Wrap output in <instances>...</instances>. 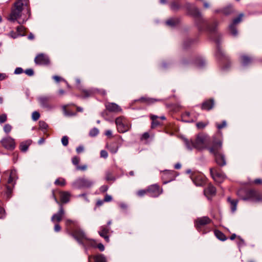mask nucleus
Here are the masks:
<instances>
[{
	"instance_id": "44",
	"label": "nucleus",
	"mask_w": 262,
	"mask_h": 262,
	"mask_svg": "<svg viewBox=\"0 0 262 262\" xmlns=\"http://www.w3.org/2000/svg\"><path fill=\"white\" fill-rule=\"evenodd\" d=\"M76 108L75 107L73 106L70 109L69 108H64V111L67 115H74L75 114L73 112V110Z\"/></svg>"
},
{
	"instance_id": "49",
	"label": "nucleus",
	"mask_w": 262,
	"mask_h": 262,
	"mask_svg": "<svg viewBox=\"0 0 262 262\" xmlns=\"http://www.w3.org/2000/svg\"><path fill=\"white\" fill-rule=\"evenodd\" d=\"M32 117L33 120L37 121L40 117V114L38 112H34L32 113Z\"/></svg>"
},
{
	"instance_id": "30",
	"label": "nucleus",
	"mask_w": 262,
	"mask_h": 262,
	"mask_svg": "<svg viewBox=\"0 0 262 262\" xmlns=\"http://www.w3.org/2000/svg\"><path fill=\"white\" fill-rule=\"evenodd\" d=\"M181 8V5L177 2H172L170 4V8L172 11H177Z\"/></svg>"
},
{
	"instance_id": "11",
	"label": "nucleus",
	"mask_w": 262,
	"mask_h": 262,
	"mask_svg": "<svg viewBox=\"0 0 262 262\" xmlns=\"http://www.w3.org/2000/svg\"><path fill=\"white\" fill-rule=\"evenodd\" d=\"M34 62L38 65L48 66L50 64V59L46 54L40 53L35 57Z\"/></svg>"
},
{
	"instance_id": "13",
	"label": "nucleus",
	"mask_w": 262,
	"mask_h": 262,
	"mask_svg": "<svg viewBox=\"0 0 262 262\" xmlns=\"http://www.w3.org/2000/svg\"><path fill=\"white\" fill-rule=\"evenodd\" d=\"M211 221L208 216L199 217L195 221V227L197 230H199L203 226L211 223Z\"/></svg>"
},
{
	"instance_id": "48",
	"label": "nucleus",
	"mask_w": 262,
	"mask_h": 262,
	"mask_svg": "<svg viewBox=\"0 0 262 262\" xmlns=\"http://www.w3.org/2000/svg\"><path fill=\"white\" fill-rule=\"evenodd\" d=\"M147 193H148V192L147 191V189H146L139 190L137 192V195L138 196H144V195H145L146 194H147Z\"/></svg>"
},
{
	"instance_id": "27",
	"label": "nucleus",
	"mask_w": 262,
	"mask_h": 262,
	"mask_svg": "<svg viewBox=\"0 0 262 262\" xmlns=\"http://www.w3.org/2000/svg\"><path fill=\"white\" fill-rule=\"evenodd\" d=\"M241 62L243 66H248L252 61V59L250 56L244 55L241 57Z\"/></svg>"
},
{
	"instance_id": "29",
	"label": "nucleus",
	"mask_w": 262,
	"mask_h": 262,
	"mask_svg": "<svg viewBox=\"0 0 262 262\" xmlns=\"http://www.w3.org/2000/svg\"><path fill=\"white\" fill-rule=\"evenodd\" d=\"M214 234H215V235L216 236V237L219 239H220L222 241H224L227 239V237L225 236V235L223 232H222L221 231H220L218 230H215L214 231Z\"/></svg>"
},
{
	"instance_id": "55",
	"label": "nucleus",
	"mask_w": 262,
	"mask_h": 262,
	"mask_svg": "<svg viewBox=\"0 0 262 262\" xmlns=\"http://www.w3.org/2000/svg\"><path fill=\"white\" fill-rule=\"evenodd\" d=\"M25 73L28 76H31L34 75V71L32 69H28L25 71Z\"/></svg>"
},
{
	"instance_id": "26",
	"label": "nucleus",
	"mask_w": 262,
	"mask_h": 262,
	"mask_svg": "<svg viewBox=\"0 0 262 262\" xmlns=\"http://www.w3.org/2000/svg\"><path fill=\"white\" fill-rule=\"evenodd\" d=\"M227 201L230 205V208L232 212H234L236 210L238 200L236 199H232L231 197L229 196L227 198Z\"/></svg>"
},
{
	"instance_id": "64",
	"label": "nucleus",
	"mask_w": 262,
	"mask_h": 262,
	"mask_svg": "<svg viewBox=\"0 0 262 262\" xmlns=\"http://www.w3.org/2000/svg\"><path fill=\"white\" fill-rule=\"evenodd\" d=\"M10 36L12 38H16L17 36H18V34L17 33L15 32L14 31H12L10 33Z\"/></svg>"
},
{
	"instance_id": "34",
	"label": "nucleus",
	"mask_w": 262,
	"mask_h": 262,
	"mask_svg": "<svg viewBox=\"0 0 262 262\" xmlns=\"http://www.w3.org/2000/svg\"><path fill=\"white\" fill-rule=\"evenodd\" d=\"M229 29L231 34L233 36H236L237 34V30L236 26L234 24H231L229 27Z\"/></svg>"
},
{
	"instance_id": "20",
	"label": "nucleus",
	"mask_w": 262,
	"mask_h": 262,
	"mask_svg": "<svg viewBox=\"0 0 262 262\" xmlns=\"http://www.w3.org/2000/svg\"><path fill=\"white\" fill-rule=\"evenodd\" d=\"M214 156L215 162L219 166L222 167L226 165V162L225 157L224 155L220 152L219 154H216V155H214Z\"/></svg>"
},
{
	"instance_id": "59",
	"label": "nucleus",
	"mask_w": 262,
	"mask_h": 262,
	"mask_svg": "<svg viewBox=\"0 0 262 262\" xmlns=\"http://www.w3.org/2000/svg\"><path fill=\"white\" fill-rule=\"evenodd\" d=\"M149 138V134L148 133L146 132V133H144L142 135L141 139V140H147Z\"/></svg>"
},
{
	"instance_id": "43",
	"label": "nucleus",
	"mask_w": 262,
	"mask_h": 262,
	"mask_svg": "<svg viewBox=\"0 0 262 262\" xmlns=\"http://www.w3.org/2000/svg\"><path fill=\"white\" fill-rule=\"evenodd\" d=\"M29 144H27V143H21L20 144V149L21 151L25 152L26 151L29 147Z\"/></svg>"
},
{
	"instance_id": "23",
	"label": "nucleus",
	"mask_w": 262,
	"mask_h": 262,
	"mask_svg": "<svg viewBox=\"0 0 262 262\" xmlns=\"http://www.w3.org/2000/svg\"><path fill=\"white\" fill-rule=\"evenodd\" d=\"M216 188L215 187L211 184H209L207 188H206L204 190V193L205 195L207 196L214 195L216 194Z\"/></svg>"
},
{
	"instance_id": "47",
	"label": "nucleus",
	"mask_w": 262,
	"mask_h": 262,
	"mask_svg": "<svg viewBox=\"0 0 262 262\" xmlns=\"http://www.w3.org/2000/svg\"><path fill=\"white\" fill-rule=\"evenodd\" d=\"M207 124H208L207 123L199 122L196 123V126L198 127V128H199V129H203L204 128H205Z\"/></svg>"
},
{
	"instance_id": "37",
	"label": "nucleus",
	"mask_w": 262,
	"mask_h": 262,
	"mask_svg": "<svg viewBox=\"0 0 262 262\" xmlns=\"http://www.w3.org/2000/svg\"><path fill=\"white\" fill-rule=\"evenodd\" d=\"M93 185V182L89 180L83 179V188H90Z\"/></svg>"
},
{
	"instance_id": "51",
	"label": "nucleus",
	"mask_w": 262,
	"mask_h": 262,
	"mask_svg": "<svg viewBox=\"0 0 262 262\" xmlns=\"http://www.w3.org/2000/svg\"><path fill=\"white\" fill-rule=\"evenodd\" d=\"M98 133H99L98 129L96 128H94L91 130V131L90 132V135L92 137H94V136H96V135H97Z\"/></svg>"
},
{
	"instance_id": "24",
	"label": "nucleus",
	"mask_w": 262,
	"mask_h": 262,
	"mask_svg": "<svg viewBox=\"0 0 262 262\" xmlns=\"http://www.w3.org/2000/svg\"><path fill=\"white\" fill-rule=\"evenodd\" d=\"M17 179V176L16 171L14 169L11 170L8 181V184L14 186L15 184V181Z\"/></svg>"
},
{
	"instance_id": "14",
	"label": "nucleus",
	"mask_w": 262,
	"mask_h": 262,
	"mask_svg": "<svg viewBox=\"0 0 262 262\" xmlns=\"http://www.w3.org/2000/svg\"><path fill=\"white\" fill-rule=\"evenodd\" d=\"M1 143L4 147L9 150H13L15 146L14 140L11 137L3 139Z\"/></svg>"
},
{
	"instance_id": "3",
	"label": "nucleus",
	"mask_w": 262,
	"mask_h": 262,
	"mask_svg": "<svg viewBox=\"0 0 262 262\" xmlns=\"http://www.w3.org/2000/svg\"><path fill=\"white\" fill-rule=\"evenodd\" d=\"M207 137L203 134H199L194 141L186 140L185 141L187 147L190 149L194 148L198 150H202L206 147Z\"/></svg>"
},
{
	"instance_id": "36",
	"label": "nucleus",
	"mask_w": 262,
	"mask_h": 262,
	"mask_svg": "<svg viewBox=\"0 0 262 262\" xmlns=\"http://www.w3.org/2000/svg\"><path fill=\"white\" fill-rule=\"evenodd\" d=\"M94 94V92L90 90H83V98H88L92 96Z\"/></svg>"
},
{
	"instance_id": "32",
	"label": "nucleus",
	"mask_w": 262,
	"mask_h": 262,
	"mask_svg": "<svg viewBox=\"0 0 262 262\" xmlns=\"http://www.w3.org/2000/svg\"><path fill=\"white\" fill-rule=\"evenodd\" d=\"M40 102L42 106L45 107H49V100L47 98H41L40 99Z\"/></svg>"
},
{
	"instance_id": "52",
	"label": "nucleus",
	"mask_w": 262,
	"mask_h": 262,
	"mask_svg": "<svg viewBox=\"0 0 262 262\" xmlns=\"http://www.w3.org/2000/svg\"><path fill=\"white\" fill-rule=\"evenodd\" d=\"M61 142L64 146H67L69 143V138L67 136H63L61 139Z\"/></svg>"
},
{
	"instance_id": "18",
	"label": "nucleus",
	"mask_w": 262,
	"mask_h": 262,
	"mask_svg": "<svg viewBox=\"0 0 262 262\" xmlns=\"http://www.w3.org/2000/svg\"><path fill=\"white\" fill-rule=\"evenodd\" d=\"M64 214V210L63 206L60 207L58 212L54 214L52 217V221L53 222H60L63 219Z\"/></svg>"
},
{
	"instance_id": "5",
	"label": "nucleus",
	"mask_w": 262,
	"mask_h": 262,
	"mask_svg": "<svg viewBox=\"0 0 262 262\" xmlns=\"http://www.w3.org/2000/svg\"><path fill=\"white\" fill-rule=\"evenodd\" d=\"M26 2L24 4L19 1H16L11 8V13L9 16V19L11 21H14L21 16V13L23 10L24 5L28 6L29 3L28 0H25Z\"/></svg>"
},
{
	"instance_id": "28",
	"label": "nucleus",
	"mask_w": 262,
	"mask_h": 262,
	"mask_svg": "<svg viewBox=\"0 0 262 262\" xmlns=\"http://www.w3.org/2000/svg\"><path fill=\"white\" fill-rule=\"evenodd\" d=\"M180 19L178 18H172L166 20V24L170 27H174L179 24Z\"/></svg>"
},
{
	"instance_id": "46",
	"label": "nucleus",
	"mask_w": 262,
	"mask_h": 262,
	"mask_svg": "<svg viewBox=\"0 0 262 262\" xmlns=\"http://www.w3.org/2000/svg\"><path fill=\"white\" fill-rule=\"evenodd\" d=\"M87 244L90 247L96 248L97 243L95 240L91 239L87 241Z\"/></svg>"
},
{
	"instance_id": "4",
	"label": "nucleus",
	"mask_w": 262,
	"mask_h": 262,
	"mask_svg": "<svg viewBox=\"0 0 262 262\" xmlns=\"http://www.w3.org/2000/svg\"><path fill=\"white\" fill-rule=\"evenodd\" d=\"M67 229L70 234L80 244L82 243V231L79 226L74 221H67Z\"/></svg>"
},
{
	"instance_id": "61",
	"label": "nucleus",
	"mask_w": 262,
	"mask_h": 262,
	"mask_svg": "<svg viewBox=\"0 0 262 262\" xmlns=\"http://www.w3.org/2000/svg\"><path fill=\"white\" fill-rule=\"evenodd\" d=\"M23 72V70L21 68H17L15 70L14 73L16 74H21Z\"/></svg>"
},
{
	"instance_id": "21",
	"label": "nucleus",
	"mask_w": 262,
	"mask_h": 262,
	"mask_svg": "<svg viewBox=\"0 0 262 262\" xmlns=\"http://www.w3.org/2000/svg\"><path fill=\"white\" fill-rule=\"evenodd\" d=\"M110 232V229L105 226H102L101 230L98 232L100 236L104 238L106 242H109L110 238L108 233Z\"/></svg>"
},
{
	"instance_id": "41",
	"label": "nucleus",
	"mask_w": 262,
	"mask_h": 262,
	"mask_svg": "<svg viewBox=\"0 0 262 262\" xmlns=\"http://www.w3.org/2000/svg\"><path fill=\"white\" fill-rule=\"evenodd\" d=\"M55 184L56 185L64 186L66 185V182L65 180L63 179H58L55 181Z\"/></svg>"
},
{
	"instance_id": "54",
	"label": "nucleus",
	"mask_w": 262,
	"mask_h": 262,
	"mask_svg": "<svg viewBox=\"0 0 262 262\" xmlns=\"http://www.w3.org/2000/svg\"><path fill=\"white\" fill-rule=\"evenodd\" d=\"M7 116L6 114H3L0 115V123H3L7 121Z\"/></svg>"
},
{
	"instance_id": "42",
	"label": "nucleus",
	"mask_w": 262,
	"mask_h": 262,
	"mask_svg": "<svg viewBox=\"0 0 262 262\" xmlns=\"http://www.w3.org/2000/svg\"><path fill=\"white\" fill-rule=\"evenodd\" d=\"M73 186L75 188H80L82 186V180L79 179L74 182L73 184Z\"/></svg>"
},
{
	"instance_id": "2",
	"label": "nucleus",
	"mask_w": 262,
	"mask_h": 262,
	"mask_svg": "<svg viewBox=\"0 0 262 262\" xmlns=\"http://www.w3.org/2000/svg\"><path fill=\"white\" fill-rule=\"evenodd\" d=\"M237 194L244 201L251 200L254 202H261L262 194L253 189H241L238 190Z\"/></svg>"
},
{
	"instance_id": "10",
	"label": "nucleus",
	"mask_w": 262,
	"mask_h": 262,
	"mask_svg": "<svg viewBox=\"0 0 262 262\" xmlns=\"http://www.w3.org/2000/svg\"><path fill=\"white\" fill-rule=\"evenodd\" d=\"M123 140L121 137L115 141L107 143L106 145V148L112 154H115L117 152L119 146L121 145Z\"/></svg>"
},
{
	"instance_id": "40",
	"label": "nucleus",
	"mask_w": 262,
	"mask_h": 262,
	"mask_svg": "<svg viewBox=\"0 0 262 262\" xmlns=\"http://www.w3.org/2000/svg\"><path fill=\"white\" fill-rule=\"evenodd\" d=\"M222 13L226 15H228L231 14L232 12V8L231 7H228L226 8H224L222 10Z\"/></svg>"
},
{
	"instance_id": "57",
	"label": "nucleus",
	"mask_w": 262,
	"mask_h": 262,
	"mask_svg": "<svg viewBox=\"0 0 262 262\" xmlns=\"http://www.w3.org/2000/svg\"><path fill=\"white\" fill-rule=\"evenodd\" d=\"M139 100L142 102L146 103H149L151 102V100L150 99L144 97L141 98Z\"/></svg>"
},
{
	"instance_id": "7",
	"label": "nucleus",
	"mask_w": 262,
	"mask_h": 262,
	"mask_svg": "<svg viewBox=\"0 0 262 262\" xmlns=\"http://www.w3.org/2000/svg\"><path fill=\"white\" fill-rule=\"evenodd\" d=\"M210 173L212 179L218 183L223 182L226 178L221 169L217 167L210 168Z\"/></svg>"
},
{
	"instance_id": "35",
	"label": "nucleus",
	"mask_w": 262,
	"mask_h": 262,
	"mask_svg": "<svg viewBox=\"0 0 262 262\" xmlns=\"http://www.w3.org/2000/svg\"><path fill=\"white\" fill-rule=\"evenodd\" d=\"M244 16L243 14H240L238 15V16L233 19L232 23L231 24H234V25L236 26V25L240 23L242 20V18Z\"/></svg>"
},
{
	"instance_id": "22",
	"label": "nucleus",
	"mask_w": 262,
	"mask_h": 262,
	"mask_svg": "<svg viewBox=\"0 0 262 262\" xmlns=\"http://www.w3.org/2000/svg\"><path fill=\"white\" fill-rule=\"evenodd\" d=\"M174 171H170V170H165L163 172L162 179L163 180H167V181L165 182L164 183H166L169 182L172 180H173L174 176Z\"/></svg>"
},
{
	"instance_id": "6",
	"label": "nucleus",
	"mask_w": 262,
	"mask_h": 262,
	"mask_svg": "<svg viewBox=\"0 0 262 262\" xmlns=\"http://www.w3.org/2000/svg\"><path fill=\"white\" fill-rule=\"evenodd\" d=\"M118 131L120 133H124L128 131L130 127V122L123 116L117 117L115 120Z\"/></svg>"
},
{
	"instance_id": "58",
	"label": "nucleus",
	"mask_w": 262,
	"mask_h": 262,
	"mask_svg": "<svg viewBox=\"0 0 262 262\" xmlns=\"http://www.w3.org/2000/svg\"><path fill=\"white\" fill-rule=\"evenodd\" d=\"M97 248H98L100 251H103L104 250V246L101 243L97 244Z\"/></svg>"
},
{
	"instance_id": "19",
	"label": "nucleus",
	"mask_w": 262,
	"mask_h": 262,
	"mask_svg": "<svg viewBox=\"0 0 262 262\" xmlns=\"http://www.w3.org/2000/svg\"><path fill=\"white\" fill-rule=\"evenodd\" d=\"M89 262H107L106 257L101 254L89 256Z\"/></svg>"
},
{
	"instance_id": "38",
	"label": "nucleus",
	"mask_w": 262,
	"mask_h": 262,
	"mask_svg": "<svg viewBox=\"0 0 262 262\" xmlns=\"http://www.w3.org/2000/svg\"><path fill=\"white\" fill-rule=\"evenodd\" d=\"M195 64L197 67L201 68L205 65V62L201 58H198L195 61Z\"/></svg>"
},
{
	"instance_id": "8",
	"label": "nucleus",
	"mask_w": 262,
	"mask_h": 262,
	"mask_svg": "<svg viewBox=\"0 0 262 262\" xmlns=\"http://www.w3.org/2000/svg\"><path fill=\"white\" fill-rule=\"evenodd\" d=\"M59 200L56 198L55 194L53 193V196L55 202L59 205L60 207L63 206V204L68 203L71 198V194L68 191H60L59 192Z\"/></svg>"
},
{
	"instance_id": "12",
	"label": "nucleus",
	"mask_w": 262,
	"mask_h": 262,
	"mask_svg": "<svg viewBox=\"0 0 262 262\" xmlns=\"http://www.w3.org/2000/svg\"><path fill=\"white\" fill-rule=\"evenodd\" d=\"M147 191L150 196L158 197L163 192L162 188L158 184H153L147 188Z\"/></svg>"
},
{
	"instance_id": "1",
	"label": "nucleus",
	"mask_w": 262,
	"mask_h": 262,
	"mask_svg": "<svg viewBox=\"0 0 262 262\" xmlns=\"http://www.w3.org/2000/svg\"><path fill=\"white\" fill-rule=\"evenodd\" d=\"M189 15L195 18V24L200 31L204 30V27H206V30L210 34L216 33L217 26V22L214 21L212 24H209L207 20H205L198 8L195 7L187 8Z\"/></svg>"
},
{
	"instance_id": "39",
	"label": "nucleus",
	"mask_w": 262,
	"mask_h": 262,
	"mask_svg": "<svg viewBox=\"0 0 262 262\" xmlns=\"http://www.w3.org/2000/svg\"><path fill=\"white\" fill-rule=\"evenodd\" d=\"M17 34L20 35L24 36L25 34L24 33L25 28L23 26H18L16 28Z\"/></svg>"
},
{
	"instance_id": "15",
	"label": "nucleus",
	"mask_w": 262,
	"mask_h": 262,
	"mask_svg": "<svg viewBox=\"0 0 262 262\" xmlns=\"http://www.w3.org/2000/svg\"><path fill=\"white\" fill-rule=\"evenodd\" d=\"M215 105V101L213 98H209L204 101L201 105L202 110L209 111L212 110Z\"/></svg>"
},
{
	"instance_id": "56",
	"label": "nucleus",
	"mask_w": 262,
	"mask_h": 262,
	"mask_svg": "<svg viewBox=\"0 0 262 262\" xmlns=\"http://www.w3.org/2000/svg\"><path fill=\"white\" fill-rule=\"evenodd\" d=\"M100 156L101 158H106L108 156L107 152L105 150H102L100 151Z\"/></svg>"
},
{
	"instance_id": "9",
	"label": "nucleus",
	"mask_w": 262,
	"mask_h": 262,
	"mask_svg": "<svg viewBox=\"0 0 262 262\" xmlns=\"http://www.w3.org/2000/svg\"><path fill=\"white\" fill-rule=\"evenodd\" d=\"M190 177L196 186H202L206 183V179L202 173L194 172Z\"/></svg>"
},
{
	"instance_id": "45",
	"label": "nucleus",
	"mask_w": 262,
	"mask_h": 262,
	"mask_svg": "<svg viewBox=\"0 0 262 262\" xmlns=\"http://www.w3.org/2000/svg\"><path fill=\"white\" fill-rule=\"evenodd\" d=\"M39 128L41 129H46L48 128V125L45 121H40L39 122Z\"/></svg>"
},
{
	"instance_id": "25",
	"label": "nucleus",
	"mask_w": 262,
	"mask_h": 262,
	"mask_svg": "<svg viewBox=\"0 0 262 262\" xmlns=\"http://www.w3.org/2000/svg\"><path fill=\"white\" fill-rule=\"evenodd\" d=\"M150 119L152 120L151 127L155 128L158 126L162 125V122L160 121L159 117L152 115L150 116Z\"/></svg>"
},
{
	"instance_id": "16",
	"label": "nucleus",
	"mask_w": 262,
	"mask_h": 262,
	"mask_svg": "<svg viewBox=\"0 0 262 262\" xmlns=\"http://www.w3.org/2000/svg\"><path fill=\"white\" fill-rule=\"evenodd\" d=\"M222 143L221 140H217L213 141L212 146L209 148V151L213 154L220 153V151L222 148Z\"/></svg>"
},
{
	"instance_id": "31",
	"label": "nucleus",
	"mask_w": 262,
	"mask_h": 262,
	"mask_svg": "<svg viewBox=\"0 0 262 262\" xmlns=\"http://www.w3.org/2000/svg\"><path fill=\"white\" fill-rule=\"evenodd\" d=\"M13 186H14L9 184L6 186L7 190L6 191V194L7 199H10L12 195Z\"/></svg>"
},
{
	"instance_id": "33",
	"label": "nucleus",
	"mask_w": 262,
	"mask_h": 262,
	"mask_svg": "<svg viewBox=\"0 0 262 262\" xmlns=\"http://www.w3.org/2000/svg\"><path fill=\"white\" fill-rule=\"evenodd\" d=\"M80 158L77 156L74 157L72 159V163L74 165L77 166V169L80 170L82 169V167L78 165V164L80 162Z\"/></svg>"
},
{
	"instance_id": "60",
	"label": "nucleus",
	"mask_w": 262,
	"mask_h": 262,
	"mask_svg": "<svg viewBox=\"0 0 262 262\" xmlns=\"http://www.w3.org/2000/svg\"><path fill=\"white\" fill-rule=\"evenodd\" d=\"M103 200L104 202H108L112 201V198L111 195L106 194Z\"/></svg>"
},
{
	"instance_id": "62",
	"label": "nucleus",
	"mask_w": 262,
	"mask_h": 262,
	"mask_svg": "<svg viewBox=\"0 0 262 262\" xmlns=\"http://www.w3.org/2000/svg\"><path fill=\"white\" fill-rule=\"evenodd\" d=\"M253 183L255 184H256V185H261V184H262V179H256L254 180Z\"/></svg>"
},
{
	"instance_id": "50",
	"label": "nucleus",
	"mask_w": 262,
	"mask_h": 262,
	"mask_svg": "<svg viewBox=\"0 0 262 262\" xmlns=\"http://www.w3.org/2000/svg\"><path fill=\"white\" fill-rule=\"evenodd\" d=\"M227 125V123L226 121H223L220 124H216V127L219 129H221L224 127H225Z\"/></svg>"
},
{
	"instance_id": "63",
	"label": "nucleus",
	"mask_w": 262,
	"mask_h": 262,
	"mask_svg": "<svg viewBox=\"0 0 262 262\" xmlns=\"http://www.w3.org/2000/svg\"><path fill=\"white\" fill-rule=\"evenodd\" d=\"M106 178L108 181H114L115 180V178L112 176L111 173H107Z\"/></svg>"
},
{
	"instance_id": "17",
	"label": "nucleus",
	"mask_w": 262,
	"mask_h": 262,
	"mask_svg": "<svg viewBox=\"0 0 262 262\" xmlns=\"http://www.w3.org/2000/svg\"><path fill=\"white\" fill-rule=\"evenodd\" d=\"M106 109L110 112L117 113L122 111L121 108L115 103L108 102L105 105Z\"/></svg>"
},
{
	"instance_id": "53",
	"label": "nucleus",
	"mask_w": 262,
	"mask_h": 262,
	"mask_svg": "<svg viewBox=\"0 0 262 262\" xmlns=\"http://www.w3.org/2000/svg\"><path fill=\"white\" fill-rule=\"evenodd\" d=\"M12 127L9 124H6L4 127V130L6 133H9L11 130Z\"/></svg>"
}]
</instances>
